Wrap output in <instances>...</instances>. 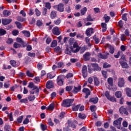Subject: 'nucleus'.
Listing matches in <instances>:
<instances>
[{"label": "nucleus", "mask_w": 131, "mask_h": 131, "mask_svg": "<svg viewBox=\"0 0 131 131\" xmlns=\"http://www.w3.org/2000/svg\"><path fill=\"white\" fill-rule=\"evenodd\" d=\"M20 103H24L25 104H26L28 103V99L27 98H24L23 99H20L19 101Z\"/></svg>", "instance_id": "53"}, {"label": "nucleus", "mask_w": 131, "mask_h": 131, "mask_svg": "<svg viewBox=\"0 0 131 131\" xmlns=\"http://www.w3.org/2000/svg\"><path fill=\"white\" fill-rule=\"evenodd\" d=\"M74 88L72 93L75 94H77L81 90V86L80 85H78V87L74 86Z\"/></svg>", "instance_id": "14"}, {"label": "nucleus", "mask_w": 131, "mask_h": 131, "mask_svg": "<svg viewBox=\"0 0 131 131\" xmlns=\"http://www.w3.org/2000/svg\"><path fill=\"white\" fill-rule=\"evenodd\" d=\"M103 19V20H104L105 23H108V22L110 21V19H111V17L107 15V14H104Z\"/></svg>", "instance_id": "22"}, {"label": "nucleus", "mask_w": 131, "mask_h": 131, "mask_svg": "<svg viewBox=\"0 0 131 131\" xmlns=\"http://www.w3.org/2000/svg\"><path fill=\"white\" fill-rule=\"evenodd\" d=\"M54 23L55 25H59L61 23V19L58 18L56 20H54Z\"/></svg>", "instance_id": "59"}, {"label": "nucleus", "mask_w": 131, "mask_h": 131, "mask_svg": "<svg viewBox=\"0 0 131 131\" xmlns=\"http://www.w3.org/2000/svg\"><path fill=\"white\" fill-rule=\"evenodd\" d=\"M93 39L95 40V43H96V45H98V43L100 42V40L98 39V38L97 37L96 35H95L93 37Z\"/></svg>", "instance_id": "40"}, {"label": "nucleus", "mask_w": 131, "mask_h": 131, "mask_svg": "<svg viewBox=\"0 0 131 131\" xmlns=\"http://www.w3.org/2000/svg\"><path fill=\"white\" fill-rule=\"evenodd\" d=\"M2 24L3 25L6 26L8 24H10L12 22V19L11 18H2Z\"/></svg>", "instance_id": "13"}, {"label": "nucleus", "mask_w": 131, "mask_h": 131, "mask_svg": "<svg viewBox=\"0 0 131 131\" xmlns=\"http://www.w3.org/2000/svg\"><path fill=\"white\" fill-rule=\"evenodd\" d=\"M119 63L123 69L128 68V64L126 63V59H125V57L124 55H122L120 58V60L119 61Z\"/></svg>", "instance_id": "3"}, {"label": "nucleus", "mask_w": 131, "mask_h": 131, "mask_svg": "<svg viewBox=\"0 0 131 131\" xmlns=\"http://www.w3.org/2000/svg\"><path fill=\"white\" fill-rule=\"evenodd\" d=\"M56 82L58 85H59V86H62V85L64 84V78H63V76L59 75L57 76Z\"/></svg>", "instance_id": "4"}, {"label": "nucleus", "mask_w": 131, "mask_h": 131, "mask_svg": "<svg viewBox=\"0 0 131 131\" xmlns=\"http://www.w3.org/2000/svg\"><path fill=\"white\" fill-rule=\"evenodd\" d=\"M14 41V40H13L12 38H9L7 40V41H6V43L8 45H12V43H13V42Z\"/></svg>", "instance_id": "49"}, {"label": "nucleus", "mask_w": 131, "mask_h": 131, "mask_svg": "<svg viewBox=\"0 0 131 131\" xmlns=\"http://www.w3.org/2000/svg\"><path fill=\"white\" fill-rule=\"evenodd\" d=\"M73 102H74V99H64L62 101V102L61 103V106H62V107H70V106L72 105V103H73Z\"/></svg>", "instance_id": "1"}, {"label": "nucleus", "mask_w": 131, "mask_h": 131, "mask_svg": "<svg viewBox=\"0 0 131 131\" xmlns=\"http://www.w3.org/2000/svg\"><path fill=\"white\" fill-rule=\"evenodd\" d=\"M7 34V31L4 29H0V36L5 35Z\"/></svg>", "instance_id": "34"}, {"label": "nucleus", "mask_w": 131, "mask_h": 131, "mask_svg": "<svg viewBox=\"0 0 131 131\" xmlns=\"http://www.w3.org/2000/svg\"><path fill=\"white\" fill-rule=\"evenodd\" d=\"M125 92L127 97L131 98V89L130 88H126L125 89Z\"/></svg>", "instance_id": "24"}, {"label": "nucleus", "mask_w": 131, "mask_h": 131, "mask_svg": "<svg viewBox=\"0 0 131 131\" xmlns=\"http://www.w3.org/2000/svg\"><path fill=\"white\" fill-rule=\"evenodd\" d=\"M91 65L93 68V71H101V68L99 67V64L98 63H91Z\"/></svg>", "instance_id": "6"}, {"label": "nucleus", "mask_w": 131, "mask_h": 131, "mask_svg": "<svg viewBox=\"0 0 131 131\" xmlns=\"http://www.w3.org/2000/svg\"><path fill=\"white\" fill-rule=\"evenodd\" d=\"M24 117L23 116H19L17 119V121L18 122V123H21L22 122V120H23V118Z\"/></svg>", "instance_id": "51"}, {"label": "nucleus", "mask_w": 131, "mask_h": 131, "mask_svg": "<svg viewBox=\"0 0 131 131\" xmlns=\"http://www.w3.org/2000/svg\"><path fill=\"white\" fill-rule=\"evenodd\" d=\"M89 102L90 103H93V104H97V103H98V102H99V98H98V97L91 98L89 100Z\"/></svg>", "instance_id": "20"}, {"label": "nucleus", "mask_w": 131, "mask_h": 131, "mask_svg": "<svg viewBox=\"0 0 131 131\" xmlns=\"http://www.w3.org/2000/svg\"><path fill=\"white\" fill-rule=\"evenodd\" d=\"M33 90H35V94H36L37 95H38L39 93V89H38V88L37 87V86H35L34 85V86L32 88Z\"/></svg>", "instance_id": "41"}, {"label": "nucleus", "mask_w": 131, "mask_h": 131, "mask_svg": "<svg viewBox=\"0 0 131 131\" xmlns=\"http://www.w3.org/2000/svg\"><path fill=\"white\" fill-rule=\"evenodd\" d=\"M71 49H69V48H67L65 53L66 54H67V55H71Z\"/></svg>", "instance_id": "63"}, {"label": "nucleus", "mask_w": 131, "mask_h": 131, "mask_svg": "<svg viewBox=\"0 0 131 131\" xmlns=\"http://www.w3.org/2000/svg\"><path fill=\"white\" fill-rule=\"evenodd\" d=\"M78 117L80 119H82V120H84L86 118V115L84 114H82L81 113H80L78 114Z\"/></svg>", "instance_id": "25"}, {"label": "nucleus", "mask_w": 131, "mask_h": 131, "mask_svg": "<svg viewBox=\"0 0 131 131\" xmlns=\"http://www.w3.org/2000/svg\"><path fill=\"white\" fill-rule=\"evenodd\" d=\"M15 24H16L18 29H21V28H22V25H21V23H19L18 21H15Z\"/></svg>", "instance_id": "48"}, {"label": "nucleus", "mask_w": 131, "mask_h": 131, "mask_svg": "<svg viewBox=\"0 0 131 131\" xmlns=\"http://www.w3.org/2000/svg\"><path fill=\"white\" fill-rule=\"evenodd\" d=\"M10 63L11 65L12 66H13V67H15V66H16V61L13 60H11L10 61Z\"/></svg>", "instance_id": "62"}, {"label": "nucleus", "mask_w": 131, "mask_h": 131, "mask_svg": "<svg viewBox=\"0 0 131 131\" xmlns=\"http://www.w3.org/2000/svg\"><path fill=\"white\" fill-rule=\"evenodd\" d=\"M45 7L46 8H47V9H48V10H51V8H52V7L51 6V3L49 2L46 3Z\"/></svg>", "instance_id": "60"}, {"label": "nucleus", "mask_w": 131, "mask_h": 131, "mask_svg": "<svg viewBox=\"0 0 131 131\" xmlns=\"http://www.w3.org/2000/svg\"><path fill=\"white\" fill-rule=\"evenodd\" d=\"M115 96L116 98L119 99V98H121V97H122V93L120 91H117L115 94Z\"/></svg>", "instance_id": "27"}, {"label": "nucleus", "mask_w": 131, "mask_h": 131, "mask_svg": "<svg viewBox=\"0 0 131 131\" xmlns=\"http://www.w3.org/2000/svg\"><path fill=\"white\" fill-rule=\"evenodd\" d=\"M68 124L70 127H72V128L74 129L76 128V125H75V124L71 121V120H68Z\"/></svg>", "instance_id": "17"}, {"label": "nucleus", "mask_w": 131, "mask_h": 131, "mask_svg": "<svg viewBox=\"0 0 131 131\" xmlns=\"http://www.w3.org/2000/svg\"><path fill=\"white\" fill-rule=\"evenodd\" d=\"M90 56L91 54L90 52H86L85 54L83 55V58L84 59L85 61H89L90 59Z\"/></svg>", "instance_id": "18"}, {"label": "nucleus", "mask_w": 131, "mask_h": 131, "mask_svg": "<svg viewBox=\"0 0 131 131\" xmlns=\"http://www.w3.org/2000/svg\"><path fill=\"white\" fill-rule=\"evenodd\" d=\"M21 32L26 37H30V32L29 31H23Z\"/></svg>", "instance_id": "28"}, {"label": "nucleus", "mask_w": 131, "mask_h": 131, "mask_svg": "<svg viewBox=\"0 0 131 131\" xmlns=\"http://www.w3.org/2000/svg\"><path fill=\"white\" fill-rule=\"evenodd\" d=\"M82 92L85 94V99H88V98H89V96L91 95V91H90V89L88 88H84Z\"/></svg>", "instance_id": "12"}, {"label": "nucleus", "mask_w": 131, "mask_h": 131, "mask_svg": "<svg viewBox=\"0 0 131 131\" xmlns=\"http://www.w3.org/2000/svg\"><path fill=\"white\" fill-rule=\"evenodd\" d=\"M42 64L38 62L37 64V68L38 70H41V69H42Z\"/></svg>", "instance_id": "50"}, {"label": "nucleus", "mask_w": 131, "mask_h": 131, "mask_svg": "<svg viewBox=\"0 0 131 131\" xmlns=\"http://www.w3.org/2000/svg\"><path fill=\"white\" fill-rule=\"evenodd\" d=\"M73 89V86L72 85L67 86L66 87V92H71Z\"/></svg>", "instance_id": "36"}, {"label": "nucleus", "mask_w": 131, "mask_h": 131, "mask_svg": "<svg viewBox=\"0 0 131 131\" xmlns=\"http://www.w3.org/2000/svg\"><path fill=\"white\" fill-rule=\"evenodd\" d=\"M3 14L4 16H5V17H9V16H10V15H11V12L8 11L7 10H5L3 11Z\"/></svg>", "instance_id": "29"}, {"label": "nucleus", "mask_w": 131, "mask_h": 131, "mask_svg": "<svg viewBox=\"0 0 131 131\" xmlns=\"http://www.w3.org/2000/svg\"><path fill=\"white\" fill-rule=\"evenodd\" d=\"M48 124L50 126H54V122L52 121V119L49 118L48 120Z\"/></svg>", "instance_id": "44"}, {"label": "nucleus", "mask_w": 131, "mask_h": 131, "mask_svg": "<svg viewBox=\"0 0 131 131\" xmlns=\"http://www.w3.org/2000/svg\"><path fill=\"white\" fill-rule=\"evenodd\" d=\"M26 47V50L28 51V52H30V51H31V50H32V46H31V45H27Z\"/></svg>", "instance_id": "57"}, {"label": "nucleus", "mask_w": 131, "mask_h": 131, "mask_svg": "<svg viewBox=\"0 0 131 131\" xmlns=\"http://www.w3.org/2000/svg\"><path fill=\"white\" fill-rule=\"evenodd\" d=\"M13 48H14V49H19V48H21V45L17 42H14L13 44Z\"/></svg>", "instance_id": "42"}, {"label": "nucleus", "mask_w": 131, "mask_h": 131, "mask_svg": "<svg viewBox=\"0 0 131 131\" xmlns=\"http://www.w3.org/2000/svg\"><path fill=\"white\" fill-rule=\"evenodd\" d=\"M94 84L96 85V86H98L99 84H100V81H99V79H98V78H97L96 77H94Z\"/></svg>", "instance_id": "30"}, {"label": "nucleus", "mask_w": 131, "mask_h": 131, "mask_svg": "<svg viewBox=\"0 0 131 131\" xmlns=\"http://www.w3.org/2000/svg\"><path fill=\"white\" fill-rule=\"evenodd\" d=\"M57 17V11H52L50 14V18L51 19H55Z\"/></svg>", "instance_id": "21"}, {"label": "nucleus", "mask_w": 131, "mask_h": 131, "mask_svg": "<svg viewBox=\"0 0 131 131\" xmlns=\"http://www.w3.org/2000/svg\"><path fill=\"white\" fill-rule=\"evenodd\" d=\"M106 47L107 48H109V52L110 54H114V52L115 51V49L114 48V47L110 45V44H106Z\"/></svg>", "instance_id": "15"}, {"label": "nucleus", "mask_w": 131, "mask_h": 131, "mask_svg": "<svg viewBox=\"0 0 131 131\" xmlns=\"http://www.w3.org/2000/svg\"><path fill=\"white\" fill-rule=\"evenodd\" d=\"M52 33L54 35H60V34H61V32H60V30L58 27H55L53 28L52 29Z\"/></svg>", "instance_id": "10"}, {"label": "nucleus", "mask_w": 131, "mask_h": 131, "mask_svg": "<svg viewBox=\"0 0 131 131\" xmlns=\"http://www.w3.org/2000/svg\"><path fill=\"white\" fill-rule=\"evenodd\" d=\"M107 100L111 101V102H117L116 98L113 96H111Z\"/></svg>", "instance_id": "47"}, {"label": "nucleus", "mask_w": 131, "mask_h": 131, "mask_svg": "<svg viewBox=\"0 0 131 131\" xmlns=\"http://www.w3.org/2000/svg\"><path fill=\"white\" fill-rule=\"evenodd\" d=\"M70 127L68 125L67 127H63V131H71V129H70Z\"/></svg>", "instance_id": "64"}, {"label": "nucleus", "mask_w": 131, "mask_h": 131, "mask_svg": "<svg viewBox=\"0 0 131 131\" xmlns=\"http://www.w3.org/2000/svg\"><path fill=\"white\" fill-rule=\"evenodd\" d=\"M63 66H64V62L60 61L57 63L58 68H62V67H63Z\"/></svg>", "instance_id": "46"}, {"label": "nucleus", "mask_w": 131, "mask_h": 131, "mask_svg": "<svg viewBox=\"0 0 131 131\" xmlns=\"http://www.w3.org/2000/svg\"><path fill=\"white\" fill-rule=\"evenodd\" d=\"M101 26L102 27V32H106L107 31V24L106 23H102L101 24Z\"/></svg>", "instance_id": "16"}, {"label": "nucleus", "mask_w": 131, "mask_h": 131, "mask_svg": "<svg viewBox=\"0 0 131 131\" xmlns=\"http://www.w3.org/2000/svg\"><path fill=\"white\" fill-rule=\"evenodd\" d=\"M93 31H94V29H93V28L88 29L85 31L87 36H91L92 35L91 33H93Z\"/></svg>", "instance_id": "19"}, {"label": "nucleus", "mask_w": 131, "mask_h": 131, "mask_svg": "<svg viewBox=\"0 0 131 131\" xmlns=\"http://www.w3.org/2000/svg\"><path fill=\"white\" fill-rule=\"evenodd\" d=\"M42 22L40 21V20H37L36 25L38 26V27H40L41 26H42Z\"/></svg>", "instance_id": "55"}, {"label": "nucleus", "mask_w": 131, "mask_h": 131, "mask_svg": "<svg viewBox=\"0 0 131 131\" xmlns=\"http://www.w3.org/2000/svg\"><path fill=\"white\" fill-rule=\"evenodd\" d=\"M86 21L93 22L94 20L93 18H92V16H91V14L88 15L86 18Z\"/></svg>", "instance_id": "58"}, {"label": "nucleus", "mask_w": 131, "mask_h": 131, "mask_svg": "<svg viewBox=\"0 0 131 131\" xmlns=\"http://www.w3.org/2000/svg\"><path fill=\"white\" fill-rule=\"evenodd\" d=\"M82 74L84 78H85V77L88 76V68L86 67V66H83L82 69Z\"/></svg>", "instance_id": "9"}, {"label": "nucleus", "mask_w": 131, "mask_h": 131, "mask_svg": "<svg viewBox=\"0 0 131 131\" xmlns=\"http://www.w3.org/2000/svg\"><path fill=\"white\" fill-rule=\"evenodd\" d=\"M57 8V11L60 13L64 12V4L63 3H59L58 5L55 6Z\"/></svg>", "instance_id": "5"}, {"label": "nucleus", "mask_w": 131, "mask_h": 131, "mask_svg": "<svg viewBox=\"0 0 131 131\" xmlns=\"http://www.w3.org/2000/svg\"><path fill=\"white\" fill-rule=\"evenodd\" d=\"M96 105H91L90 106V110L91 111V112H95V111H96Z\"/></svg>", "instance_id": "56"}, {"label": "nucleus", "mask_w": 131, "mask_h": 131, "mask_svg": "<svg viewBox=\"0 0 131 131\" xmlns=\"http://www.w3.org/2000/svg\"><path fill=\"white\" fill-rule=\"evenodd\" d=\"M101 73L104 77V78H107V71H102Z\"/></svg>", "instance_id": "61"}, {"label": "nucleus", "mask_w": 131, "mask_h": 131, "mask_svg": "<svg viewBox=\"0 0 131 131\" xmlns=\"http://www.w3.org/2000/svg\"><path fill=\"white\" fill-rule=\"evenodd\" d=\"M107 82L111 86H113V79L111 77H110L107 79Z\"/></svg>", "instance_id": "31"}, {"label": "nucleus", "mask_w": 131, "mask_h": 131, "mask_svg": "<svg viewBox=\"0 0 131 131\" xmlns=\"http://www.w3.org/2000/svg\"><path fill=\"white\" fill-rule=\"evenodd\" d=\"M124 79L123 78L120 77L118 78V85L119 88H123L124 86Z\"/></svg>", "instance_id": "7"}, {"label": "nucleus", "mask_w": 131, "mask_h": 131, "mask_svg": "<svg viewBox=\"0 0 131 131\" xmlns=\"http://www.w3.org/2000/svg\"><path fill=\"white\" fill-rule=\"evenodd\" d=\"M88 11V8L86 7H84L83 9L81 10V15L83 16L86 13V11Z\"/></svg>", "instance_id": "33"}, {"label": "nucleus", "mask_w": 131, "mask_h": 131, "mask_svg": "<svg viewBox=\"0 0 131 131\" xmlns=\"http://www.w3.org/2000/svg\"><path fill=\"white\" fill-rule=\"evenodd\" d=\"M26 75H27V76H28V77H34V75L31 73L29 71H27Z\"/></svg>", "instance_id": "43"}, {"label": "nucleus", "mask_w": 131, "mask_h": 131, "mask_svg": "<svg viewBox=\"0 0 131 131\" xmlns=\"http://www.w3.org/2000/svg\"><path fill=\"white\" fill-rule=\"evenodd\" d=\"M126 108H125L124 106H122L119 108V112L120 114H125V115H128V112L126 110Z\"/></svg>", "instance_id": "8"}, {"label": "nucleus", "mask_w": 131, "mask_h": 131, "mask_svg": "<svg viewBox=\"0 0 131 131\" xmlns=\"http://www.w3.org/2000/svg\"><path fill=\"white\" fill-rule=\"evenodd\" d=\"M65 115H66V113L64 112H62L58 115V118L59 119H62V118H64V117H65Z\"/></svg>", "instance_id": "32"}, {"label": "nucleus", "mask_w": 131, "mask_h": 131, "mask_svg": "<svg viewBox=\"0 0 131 131\" xmlns=\"http://www.w3.org/2000/svg\"><path fill=\"white\" fill-rule=\"evenodd\" d=\"M16 18L17 21H19V22H24V21H25V18L21 16H17Z\"/></svg>", "instance_id": "45"}, {"label": "nucleus", "mask_w": 131, "mask_h": 131, "mask_svg": "<svg viewBox=\"0 0 131 131\" xmlns=\"http://www.w3.org/2000/svg\"><path fill=\"white\" fill-rule=\"evenodd\" d=\"M28 99L30 102H32L35 100V96H29L28 97Z\"/></svg>", "instance_id": "52"}, {"label": "nucleus", "mask_w": 131, "mask_h": 131, "mask_svg": "<svg viewBox=\"0 0 131 131\" xmlns=\"http://www.w3.org/2000/svg\"><path fill=\"white\" fill-rule=\"evenodd\" d=\"M80 107V104H78L77 105L74 106L72 107L73 111H78V109H79Z\"/></svg>", "instance_id": "39"}, {"label": "nucleus", "mask_w": 131, "mask_h": 131, "mask_svg": "<svg viewBox=\"0 0 131 131\" xmlns=\"http://www.w3.org/2000/svg\"><path fill=\"white\" fill-rule=\"evenodd\" d=\"M98 57L99 58H101V59H103L104 60H105V59H107V55H103L102 53H99Z\"/></svg>", "instance_id": "38"}, {"label": "nucleus", "mask_w": 131, "mask_h": 131, "mask_svg": "<svg viewBox=\"0 0 131 131\" xmlns=\"http://www.w3.org/2000/svg\"><path fill=\"white\" fill-rule=\"evenodd\" d=\"M121 121H122V118H119L114 121L113 125L115 126H120L121 125Z\"/></svg>", "instance_id": "11"}, {"label": "nucleus", "mask_w": 131, "mask_h": 131, "mask_svg": "<svg viewBox=\"0 0 131 131\" xmlns=\"http://www.w3.org/2000/svg\"><path fill=\"white\" fill-rule=\"evenodd\" d=\"M40 128L42 131H45L46 130L47 128H48V126L41 123L40 124Z\"/></svg>", "instance_id": "37"}, {"label": "nucleus", "mask_w": 131, "mask_h": 131, "mask_svg": "<svg viewBox=\"0 0 131 131\" xmlns=\"http://www.w3.org/2000/svg\"><path fill=\"white\" fill-rule=\"evenodd\" d=\"M57 40H54L52 41V42H51V48H55V47H57Z\"/></svg>", "instance_id": "35"}, {"label": "nucleus", "mask_w": 131, "mask_h": 131, "mask_svg": "<svg viewBox=\"0 0 131 131\" xmlns=\"http://www.w3.org/2000/svg\"><path fill=\"white\" fill-rule=\"evenodd\" d=\"M55 108V103H52L47 107V110H49V111H53Z\"/></svg>", "instance_id": "23"}, {"label": "nucleus", "mask_w": 131, "mask_h": 131, "mask_svg": "<svg viewBox=\"0 0 131 131\" xmlns=\"http://www.w3.org/2000/svg\"><path fill=\"white\" fill-rule=\"evenodd\" d=\"M75 41V40H74V38H71L69 40V45L70 46H71L72 45H73V43H74V42Z\"/></svg>", "instance_id": "54"}, {"label": "nucleus", "mask_w": 131, "mask_h": 131, "mask_svg": "<svg viewBox=\"0 0 131 131\" xmlns=\"http://www.w3.org/2000/svg\"><path fill=\"white\" fill-rule=\"evenodd\" d=\"M46 88H47V89H49V90H50V89H52V88H53V83L52 82V81H47V84H46Z\"/></svg>", "instance_id": "26"}, {"label": "nucleus", "mask_w": 131, "mask_h": 131, "mask_svg": "<svg viewBox=\"0 0 131 131\" xmlns=\"http://www.w3.org/2000/svg\"><path fill=\"white\" fill-rule=\"evenodd\" d=\"M70 49L72 53H74L75 54L78 53V52H79L80 49H81V47L78 46V43H77V42H75L73 44V47L71 46Z\"/></svg>", "instance_id": "2"}]
</instances>
